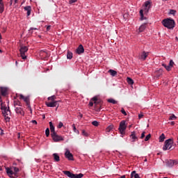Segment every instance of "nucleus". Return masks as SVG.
<instances>
[{"label":"nucleus","mask_w":178,"mask_h":178,"mask_svg":"<svg viewBox=\"0 0 178 178\" xmlns=\"http://www.w3.org/2000/svg\"><path fill=\"white\" fill-rule=\"evenodd\" d=\"M161 24L164 27L168 29L169 30H173L176 24L175 23V20L170 18H166L162 20Z\"/></svg>","instance_id":"f03ea898"},{"label":"nucleus","mask_w":178,"mask_h":178,"mask_svg":"<svg viewBox=\"0 0 178 178\" xmlns=\"http://www.w3.org/2000/svg\"><path fill=\"white\" fill-rule=\"evenodd\" d=\"M70 3H76L77 2V0H70Z\"/></svg>","instance_id":"de8ad7c7"},{"label":"nucleus","mask_w":178,"mask_h":178,"mask_svg":"<svg viewBox=\"0 0 178 178\" xmlns=\"http://www.w3.org/2000/svg\"><path fill=\"white\" fill-rule=\"evenodd\" d=\"M13 172H14V175H17V172H19V168L17 167H12Z\"/></svg>","instance_id":"2f4dec72"},{"label":"nucleus","mask_w":178,"mask_h":178,"mask_svg":"<svg viewBox=\"0 0 178 178\" xmlns=\"http://www.w3.org/2000/svg\"><path fill=\"white\" fill-rule=\"evenodd\" d=\"M127 81L128 84H131V85L134 84V81H133V79L130 77L127 78Z\"/></svg>","instance_id":"c756f323"},{"label":"nucleus","mask_w":178,"mask_h":178,"mask_svg":"<svg viewBox=\"0 0 178 178\" xmlns=\"http://www.w3.org/2000/svg\"><path fill=\"white\" fill-rule=\"evenodd\" d=\"M147 159H145L144 160V162H147Z\"/></svg>","instance_id":"338daca9"},{"label":"nucleus","mask_w":178,"mask_h":178,"mask_svg":"<svg viewBox=\"0 0 178 178\" xmlns=\"http://www.w3.org/2000/svg\"><path fill=\"white\" fill-rule=\"evenodd\" d=\"M175 65V62H173V60H170L169 63V65L172 67Z\"/></svg>","instance_id":"c03bdc74"},{"label":"nucleus","mask_w":178,"mask_h":178,"mask_svg":"<svg viewBox=\"0 0 178 178\" xmlns=\"http://www.w3.org/2000/svg\"><path fill=\"white\" fill-rule=\"evenodd\" d=\"M1 110L2 111V114L4 116V119L6 122L10 121V110L9 109V106H7L6 104L2 102L1 104Z\"/></svg>","instance_id":"f257e3e1"},{"label":"nucleus","mask_w":178,"mask_h":178,"mask_svg":"<svg viewBox=\"0 0 178 178\" xmlns=\"http://www.w3.org/2000/svg\"><path fill=\"white\" fill-rule=\"evenodd\" d=\"M15 3H17V0H15Z\"/></svg>","instance_id":"0e129e2a"},{"label":"nucleus","mask_w":178,"mask_h":178,"mask_svg":"<svg viewBox=\"0 0 178 178\" xmlns=\"http://www.w3.org/2000/svg\"><path fill=\"white\" fill-rule=\"evenodd\" d=\"M24 9L27 12V16H30L31 15V6H25Z\"/></svg>","instance_id":"dca6fc26"},{"label":"nucleus","mask_w":178,"mask_h":178,"mask_svg":"<svg viewBox=\"0 0 178 178\" xmlns=\"http://www.w3.org/2000/svg\"><path fill=\"white\" fill-rule=\"evenodd\" d=\"M46 137H49V128H47L45 130Z\"/></svg>","instance_id":"58836bf2"},{"label":"nucleus","mask_w":178,"mask_h":178,"mask_svg":"<svg viewBox=\"0 0 178 178\" xmlns=\"http://www.w3.org/2000/svg\"><path fill=\"white\" fill-rule=\"evenodd\" d=\"M33 30H37V29H36V28H31V29L29 30V33H30L31 34H33Z\"/></svg>","instance_id":"49530a36"},{"label":"nucleus","mask_w":178,"mask_h":178,"mask_svg":"<svg viewBox=\"0 0 178 178\" xmlns=\"http://www.w3.org/2000/svg\"><path fill=\"white\" fill-rule=\"evenodd\" d=\"M166 70H168V72H170V70L172 69V67H170V65H167L165 67Z\"/></svg>","instance_id":"a18cd8bd"},{"label":"nucleus","mask_w":178,"mask_h":178,"mask_svg":"<svg viewBox=\"0 0 178 178\" xmlns=\"http://www.w3.org/2000/svg\"><path fill=\"white\" fill-rule=\"evenodd\" d=\"M31 122L33 123V124H37V121L35 120H31Z\"/></svg>","instance_id":"3c124183"},{"label":"nucleus","mask_w":178,"mask_h":178,"mask_svg":"<svg viewBox=\"0 0 178 178\" xmlns=\"http://www.w3.org/2000/svg\"><path fill=\"white\" fill-rule=\"evenodd\" d=\"M1 95H3V96L6 95V94H8V88L1 87Z\"/></svg>","instance_id":"4be33fe9"},{"label":"nucleus","mask_w":178,"mask_h":178,"mask_svg":"<svg viewBox=\"0 0 178 178\" xmlns=\"http://www.w3.org/2000/svg\"><path fill=\"white\" fill-rule=\"evenodd\" d=\"M6 170L7 174L10 177L13 176V175H15V173L13 172V169L12 168V167L6 168Z\"/></svg>","instance_id":"2eb2a0df"},{"label":"nucleus","mask_w":178,"mask_h":178,"mask_svg":"<svg viewBox=\"0 0 178 178\" xmlns=\"http://www.w3.org/2000/svg\"><path fill=\"white\" fill-rule=\"evenodd\" d=\"M0 134L1 136H3V130H2V129L0 128Z\"/></svg>","instance_id":"5fc2aeb1"},{"label":"nucleus","mask_w":178,"mask_h":178,"mask_svg":"<svg viewBox=\"0 0 178 178\" xmlns=\"http://www.w3.org/2000/svg\"><path fill=\"white\" fill-rule=\"evenodd\" d=\"M108 102H109L110 104H113V105L118 104V102H116V100L113 99H108Z\"/></svg>","instance_id":"7c9ffc66"},{"label":"nucleus","mask_w":178,"mask_h":178,"mask_svg":"<svg viewBox=\"0 0 178 178\" xmlns=\"http://www.w3.org/2000/svg\"><path fill=\"white\" fill-rule=\"evenodd\" d=\"M126 129H127V125L126 124V121L122 120L120 122V127L118 130L120 134H124V131H126Z\"/></svg>","instance_id":"0eeeda50"},{"label":"nucleus","mask_w":178,"mask_h":178,"mask_svg":"<svg viewBox=\"0 0 178 178\" xmlns=\"http://www.w3.org/2000/svg\"><path fill=\"white\" fill-rule=\"evenodd\" d=\"M147 56H148V52L143 51L140 56V59H142V60H145Z\"/></svg>","instance_id":"aec40b11"},{"label":"nucleus","mask_w":178,"mask_h":178,"mask_svg":"<svg viewBox=\"0 0 178 178\" xmlns=\"http://www.w3.org/2000/svg\"><path fill=\"white\" fill-rule=\"evenodd\" d=\"M62 127H63V122H60L58 126V129H62Z\"/></svg>","instance_id":"a19ab883"},{"label":"nucleus","mask_w":178,"mask_h":178,"mask_svg":"<svg viewBox=\"0 0 178 178\" xmlns=\"http://www.w3.org/2000/svg\"><path fill=\"white\" fill-rule=\"evenodd\" d=\"M64 175L67 176V177L70 178H81L84 175L80 173V174H73L70 172V171H63Z\"/></svg>","instance_id":"39448f33"},{"label":"nucleus","mask_w":178,"mask_h":178,"mask_svg":"<svg viewBox=\"0 0 178 178\" xmlns=\"http://www.w3.org/2000/svg\"><path fill=\"white\" fill-rule=\"evenodd\" d=\"M120 178H126V176L125 175H122V176H121Z\"/></svg>","instance_id":"052dcab7"},{"label":"nucleus","mask_w":178,"mask_h":178,"mask_svg":"<svg viewBox=\"0 0 178 178\" xmlns=\"http://www.w3.org/2000/svg\"><path fill=\"white\" fill-rule=\"evenodd\" d=\"M1 32L2 33H6V27H3Z\"/></svg>","instance_id":"8fccbe9b"},{"label":"nucleus","mask_w":178,"mask_h":178,"mask_svg":"<svg viewBox=\"0 0 178 178\" xmlns=\"http://www.w3.org/2000/svg\"><path fill=\"white\" fill-rule=\"evenodd\" d=\"M13 3V0H10V5L12 6Z\"/></svg>","instance_id":"13d9d810"},{"label":"nucleus","mask_w":178,"mask_h":178,"mask_svg":"<svg viewBox=\"0 0 178 178\" xmlns=\"http://www.w3.org/2000/svg\"><path fill=\"white\" fill-rule=\"evenodd\" d=\"M173 139H168L165 141L164 145L163 147V151H168L173 148Z\"/></svg>","instance_id":"20e7f679"},{"label":"nucleus","mask_w":178,"mask_h":178,"mask_svg":"<svg viewBox=\"0 0 178 178\" xmlns=\"http://www.w3.org/2000/svg\"><path fill=\"white\" fill-rule=\"evenodd\" d=\"M162 66H163V67H165V69H166V66H167L166 64L163 63V64H162Z\"/></svg>","instance_id":"4d7b16f0"},{"label":"nucleus","mask_w":178,"mask_h":178,"mask_svg":"<svg viewBox=\"0 0 178 178\" xmlns=\"http://www.w3.org/2000/svg\"><path fill=\"white\" fill-rule=\"evenodd\" d=\"M55 99H56V97L55 95L48 97V101H50V102H56Z\"/></svg>","instance_id":"cd10ccee"},{"label":"nucleus","mask_w":178,"mask_h":178,"mask_svg":"<svg viewBox=\"0 0 178 178\" xmlns=\"http://www.w3.org/2000/svg\"><path fill=\"white\" fill-rule=\"evenodd\" d=\"M121 112H122V115H124V116H126V115H127V113H126V111H124V109H122Z\"/></svg>","instance_id":"09e8293b"},{"label":"nucleus","mask_w":178,"mask_h":178,"mask_svg":"<svg viewBox=\"0 0 178 178\" xmlns=\"http://www.w3.org/2000/svg\"><path fill=\"white\" fill-rule=\"evenodd\" d=\"M82 135H83L85 137H88V133L86 131V130H82Z\"/></svg>","instance_id":"ea45409f"},{"label":"nucleus","mask_w":178,"mask_h":178,"mask_svg":"<svg viewBox=\"0 0 178 178\" xmlns=\"http://www.w3.org/2000/svg\"><path fill=\"white\" fill-rule=\"evenodd\" d=\"M4 10H5V7L3 6V3L0 4V13H3Z\"/></svg>","instance_id":"473e14b6"},{"label":"nucleus","mask_w":178,"mask_h":178,"mask_svg":"<svg viewBox=\"0 0 178 178\" xmlns=\"http://www.w3.org/2000/svg\"><path fill=\"white\" fill-rule=\"evenodd\" d=\"M170 124H171V126H175V122L174 121H172Z\"/></svg>","instance_id":"6e6d98bb"},{"label":"nucleus","mask_w":178,"mask_h":178,"mask_svg":"<svg viewBox=\"0 0 178 178\" xmlns=\"http://www.w3.org/2000/svg\"><path fill=\"white\" fill-rule=\"evenodd\" d=\"M51 29V26H48L47 27V30H49Z\"/></svg>","instance_id":"bf43d9fd"},{"label":"nucleus","mask_w":178,"mask_h":178,"mask_svg":"<svg viewBox=\"0 0 178 178\" xmlns=\"http://www.w3.org/2000/svg\"><path fill=\"white\" fill-rule=\"evenodd\" d=\"M72 58H73V53H72V51H67V58L72 59Z\"/></svg>","instance_id":"c85d7f7f"},{"label":"nucleus","mask_w":178,"mask_h":178,"mask_svg":"<svg viewBox=\"0 0 178 178\" xmlns=\"http://www.w3.org/2000/svg\"><path fill=\"white\" fill-rule=\"evenodd\" d=\"M73 130L74 133H76V134H79L80 131L76 129V125L74 124H72Z\"/></svg>","instance_id":"c9c22d12"},{"label":"nucleus","mask_w":178,"mask_h":178,"mask_svg":"<svg viewBox=\"0 0 178 178\" xmlns=\"http://www.w3.org/2000/svg\"><path fill=\"white\" fill-rule=\"evenodd\" d=\"M151 9V2L149 1H145V5L143 6V9L140 10V19L144 20V12L145 13H148Z\"/></svg>","instance_id":"7ed1b4c3"},{"label":"nucleus","mask_w":178,"mask_h":178,"mask_svg":"<svg viewBox=\"0 0 178 178\" xmlns=\"http://www.w3.org/2000/svg\"><path fill=\"white\" fill-rule=\"evenodd\" d=\"M151 138V134H148L145 138V141H148Z\"/></svg>","instance_id":"79ce46f5"},{"label":"nucleus","mask_w":178,"mask_h":178,"mask_svg":"<svg viewBox=\"0 0 178 178\" xmlns=\"http://www.w3.org/2000/svg\"><path fill=\"white\" fill-rule=\"evenodd\" d=\"M19 99H23L26 103V105H30V97H24L23 95H19Z\"/></svg>","instance_id":"f8f14e48"},{"label":"nucleus","mask_w":178,"mask_h":178,"mask_svg":"<svg viewBox=\"0 0 178 178\" xmlns=\"http://www.w3.org/2000/svg\"><path fill=\"white\" fill-rule=\"evenodd\" d=\"M53 156L55 162H59V161H60V157H59V154H58V153L53 154Z\"/></svg>","instance_id":"412c9836"},{"label":"nucleus","mask_w":178,"mask_h":178,"mask_svg":"<svg viewBox=\"0 0 178 178\" xmlns=\"http://www.w3.org/2000/svg\"><path fill=\"white\" fill-rule=\"evenodd\" d=\"M14 105H15V106L21 107L22 106V103H20V102L15 101L14 102Z\"/></svg>","instance_id":"e433bc0d"},{"label":"nucleus","mask_w":178,"mask_h":178,"mask_svg":"<svg viewBox=\"0 0 178 178\" xmlns=\"http://www.w3.org/2000/svg\"><path fill=\"white\" fill-rule=\"evenodd\" d=\"M174 165H175V161L169 160L167 161L168 168H173Z\"/></svg>","instance_id":"a211bd4d"},{"label":"nucleus","mask_w":178,"mask_h":178,"mask_svg":"<svg viewBox=\"0 0 178 178\" xmlns=\"http://www.w3.org/2000/svg\"><path fill=\"white\" fill-rule=\"evenodd\" d=\"M92 124L95 126V127H98V126H99V122H98L97 120H95L92 122Z\"/></svg>","instance_id":"4c0bfd02"},{"label":"nucleus","mask_w":178,"mask_h":178,"mask_svg":"<svg viewBox=\"0 0 178 178\" xmlns=\"http://www.w3.org/2000/svg\"><path fill=\"white\" fill-rule=\"evenodd\" d=\"M52 140L54 141V143H59V141H63L64 138L62 137V136L58 135L56 133L55 134H51Z\"/></svg>","instance_id":"6e6552de"},{"label":"nucleus","mask_w":178,"mask_h":178,"mask_svg":"<svg viewBox=\"0 0 178 178\" xmlns=\"http://www.w3.org/2000/svg\"><path fill=\"white\" fill-rule=\"evenodd\" d=\"M113 129V125H109L106 129V133H110V131H112Z\"/></svg>","instance_id":"bb28decb"},{"label":"nucleus","mask_w":178,"mask_h":178,"mask_svg":"<svg viewBox=\"0 0 178 178\" xmlns=\"http://www.w3.org/2000/svg\"><path fill=\"white\" fill-rule=\"evenodd\" d=\"M76 54L78 55H81V54H84V47L82 44H80L76 50Z\"/></svg>","instance_id":"ddd939ff"},{"label":"nucleus","mask_w":178,"mask_h":178,"mask_svg":"<svg viewBox=\"0 0 178 178\" xmlns=\"http://www.w3.org/2000/svg\"><path fill=\"white\" fill-rule=\"evenodd\" d=\"M165 138H166L165 134H162L159 138V143H163V141H165Z\"/></svg>","instance_id":"5701e85b"},{"label":"nucleus","mask_w":178,"mask_h":178,"mask_svg":"<svg viewBox=\"0 0 178 178\" xmlns=\"http://www.w3.org/2000/svg\"><path fill=\"white\" fill-rule=\"evenodd\" d=\"M108 73H110L111 76H113V77H115L116 74H118V72L113 70H109Z\"/></svg>","instance_id":"b1692460"},{"label":"nucleus","mask_w":178,"mask_h":178,"mask_svg":"<svg viewBox=\"0 0 178 178\" xmlns=\"http://www.w3.org/2000/svg\"><path fill=\"white\" fill-rule=\"evenodd\" d=\"M144 115L143 114H139L138 115V119H141L142 118H143Z\"/></svg>","instance_id":"864d4df0"},{"label":"nucleus","mask_w":178,"mask_h":178,"mask_svg":"<svg viewBox=\"0 0 178 178\" xmlns=\"http://www.w3.org/2000/svg\"><path fill=\"white\" fill-rule=\"evenodd\" d=\"M176 119H177V117L175 114H172L169 118V120H176Z\"/></svg>","instance_id":"72a5a7b5"},{"label":"nucleus","mask_w":178,"mask_h":178,"mask_svg":"<svg viewBox=\"0 0 178 178\" xmlns=\"http://www.w3.org/2000/svg\"><path fill=\"white\" fill-rule=\"evenodd\" d=\"M146 28H147V26H145V24H142L139 27V33H143V31H144V30H145Z\"/></svg>","instance_id":"a878e982"},{"label":"nucleus","mask_w":178,"mask_h":178,"mask_svg":"<svg viewBox=\"0 0 178 178\" xmlns=\"http://www.w3.org/2000/svg\"><path fill=\"white\" fill-rule=\"evenodd\" d=\"M93 101V102H92ZM97 101H98V97H97V96H95L94 97H92L90 100V102H89V106H93L94 104H95L97 105Z\"/></svg>","instance_id":"4468645a"},{"label":"nucleus","mask_w":178,"mask_h":178,"mask_svg":"<svg viewBox=\"0 0 178 178\" xmlns=\"http://www.w3.org/2000/svg\"><path fill=\"white\" fill-rule=\"evenodd\" d=\"M29 51V47L27 46H21L19 49V52L22 59H27V56H26V52Z\"/></svg>","instance_id":"423d86ee"},{"label":"nucleus","mask_w":178,"mask_h":178,"mask_svg":"<svg viewBox=\"0 0 178 178\" xmlns=\"http://www.w3.org/2000/svg\"><path fill=\"white\" fill-rule=\"evenodd\" d=\"M156 73H159V74H156V77H160L161 76H162L163 71L162 70H159L156 72Z\"/></svg>","instance_id":"f704fd0d"},{"label":"nucleus","mask_w":178,"mask_h":178,"mask_svg":"<svg viewBox=\"0 0 178 178\" xmlns=\"http://www.w3.org/2000/svg\"><path fill=\"white\" fill-rule=\"evenodd\" d=\"M65 156L68 159V161H74L73 154L70 153V150H69V149H65Z\"/></svg>","instance_id":"1a4fd4ad"},{"label":"nucleus","mask_w":178,"mask_h":178,"mask_svg":"<svg viewBox=\"0 0 178 178\" xmlns=\"http://www.w3.org/2000/svg\"><path fill=\"white\" fill-rule=\"evenodd\" d=\"M131 177L140 178V175H138V174L136 173V171H133L131 174Z\"/></svg>","instance_id":"393cba45"},{"label":"nucleus","mask_w":178,"mask_h":178,"mask_svg":"<svg viewBox=\"0 0 178 178\" xmlns=\"http://www.w3.org/2000/svg\"><path fill=\"white\" fill-rule=\"evenodd\" d=\"M80 117H81V118H83V114H81V115H80Z\"/></svg>","instance_id":"69168bd1"},{"label":"nucleus","mask_w":178,"mask_h":178,"mask_svg":"<svg viewBox=\"0 0 178 178\" xmlns=\"http://www.w3.org/2000/svg\"><path fill=\"white\" fill-rule=\"evenodd\" d=\"M3 3V2H2V0H0V4Z\"/></svg>","instance_id":"680f3d73"},{"label":"nucleus","mask_w":178,"mask_h":178,"mask_svg":"<svg viewBox=\"0 0 178 178\" xmlns=\"http://www.w3.org/2000/svg\"><path fill=\"white\" fill-rule=\"evenodd\" d=\"M144 137H145V132L142 133L140 138H143Z\"/></svg>","instance_id":"603ef678"},{"label":"nucleus","mask_w":178,"mask_h":178,"mask_svg":"<svg viewBox=\"0 0 178 178\" xmlns=\"http://www.w3.org/2000/svg\"><path fill=\"white\" fill-rule=\"evenodd\" d=\"M130 138L131 140V142L134 143L137 140V136H136V133L131 132V134L130 136Z\"/></svg>","instance_id":"6ab92c4d"},{"label":"nucleus","mask_w":178,"mask_h":178,"mask_svg":"<svg viewBox=\"0 0 178 178\" xmlns=\"http://www.w3.org/2000/svg\"><path fill=\"white\" fill-rule=\"evenodd\" d=\"M15 111L18 116H24L25 115L24 110L22 107H15Z\"/></svg>","instance_id":"9d476101"},{"label":"nucleus","mask_w":178,"mask_h":178,"mask_svg":"<svg viewBox=\"0 0 178 178\" xmlns=\"http://www.w3.org/2000/svg\"><path fill=\"white\" fill-rule=\"evenodd\" d=\"M49 126H50L51 134H54L56 133L55 131V127L54 126V124L52 123V122H49Z\"/></svg>","instance_id":"f3484780"},{"label":"nucleus","mask_w":178,"mask_h":178,"mask_svg":"<svg viewBox=\"0 0 178 178\" xmlns=\"http://www.w3.org/2000/svg\"><path fill=\"white\" fill-rule=\"evenodd\" d=\"M169 14L170 15H176V10H170Z\"/></svg>","instance_id":"37998d69"},{"label":"nucleus","mask_w":178,"mask_h":178,"mask_svg":"<svg viewBox=\"0 0 178 178\" xmlns=\"http://www.w3.org/2000/svg\"><path fill=\"white\" fill-rule=\"evenodd\" d=\"M58 102H47L46 105L48 108H55V106H59Z\"/></svg>","instance_id":"9b49d317"},{"label":"nucleus","mask_w":178,"mask_h":178,"mask_svg":"<svg viewBox=\"0 0 178 178\" xmlns=\"http://www.w3.org/2000/svg\"><path fill=\"white\" fill-rule=\"evenodd\" d=\"M175 40H176V41L178 42V38L177 37L175 38Z\"/></svg>","instance_id":"e2e57ef3"},{"label":"nucleus","mask_w":178,"mask_h":178,"mask_svg":"<svg viewBox=\"0 0 178 178\" xmlns=\"http://www.w3.org/2000/svg\"><path fill=\"white\" fill-rule=\"evenodd\" d=\"M42 54H44V51H42L40 52V55H41Z\"/></svg>","instance_id":"774afa93"}]
</instances>
